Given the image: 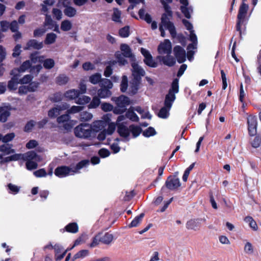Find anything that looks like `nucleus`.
Listing matches in <instances>:
<instances>
[{
    "label": "nucleus",
    "instance_id": "obj_58",
    "mask_svg": "<svg viewBox=\"0 0 261 261\" xmlns=\"http://www.w3.org/2000/svg\"><path fill=\"white\" fill-rule=\"evenodd\" d=\"M84 108L83 106H73L69 109L67 110V112L68 114H75L82 111Z\"/></svg>",
    "mask_w": 261,
    "mask_h": 261
},
{
    "label": "nucleus",
    "instance_id": "obj_1",
    "mask_svg": "<svg viewBox=\"0 0 261 261\" xmlns=\"http://www.w3.org/2000/svg\"><path fill=\"white\" fill-rule=\"evenodd\" d=\"M131 66L132 67V75L133 78L130 81L129 94L134 95L137 93L139 89L142 77L145 76V71L137 63H132Z\"/></svg>",
    "mask_w": 261,
    "mask_h": 261
},
{
    "label": "nucleus",
    "instance_id": "obj_6",
    "mask_svg": "<svg viewBox=\"0 0 261 261\" xmlns=\"http://www.w3.org/2000/svg\"><path fill=\"white\" fill-rule=\"evenodd\" d=\"M93 130L91 126L88 124H81L74 128L75 135L81 138H89L91 137Z\"/></svg>",
    "mask_w": 261,
    "mask_h": 261
},
{
    "label": "nucleus",
    "instance_id": "obj_33",
    "mask_svg": "<svg viewBox=\"0 0 261 261\" xmlns=\"http://www.w3.org/2000/svg\"><path fill=\"white\" fill-rule=\"evenodd\" d=\"M115 56L120 66H124L127 64V61L124 58L123 55L120 51H116Z\"/></svg>",
    "mask_w": 261,
    "mask_h": 261
},
{
    "label": "nucleus",
    "instance_id": "obj_48",
    "mask_svg": "<svg viewBox=\"0 0 261 261\" xmlns=\"http://www.w3.org/2000/svg\"><path fill=\"white\" fill-rule=\"evenodd\" d=\"M70 119V116L69 114H68L67 112L66 113L63 115H62L57 117V121L59 124L65 123L68 122V121Z\"/></svg>",
    "mask_w": 261,
    "mask_h": 261
},
{
    "label": "nucleus",
    "instance_id": "obj_9",
    "mask_svg": "<svg viewBox=\"0 0 261 261\" xmlns=\"http://www.w3.org/2000/svg\"><path fill=\"white\" fill-rule=\"evenodd\" d=\"M158 51L160 54L170 55L172 51V45L169 39L164 40L158 47Z\"/></svg>",
    "mask_w": 261,
    "mask_h": 261
},
{
    "label": "nucleus",
    "instance_id": "obj_24",
    "mask_svg": "<svg viewBox=\"0 0 261 261\" xmlns=\"http://www.w3.org/2000/svg\"><path fill=\"white\" fill-rule=\"evenodd\" d=\"M129 132H130L134 138H136L142 133V129L139 126L131 124L129 126Z\"/></svg>",
    "mask_w": 261,
    "mask_h": 261
},
{
    "label": "nucleus",
    "instance_id": "obj_64",
    "mask_svg": "<svg viewBox=\"0 0 261 261\" xmlns=\"http://www.w3.org/2000/svg\"><path fill=\"white\" fill-rule=\"evenodd\" d=\"M136 195L134 190H132L130 192H126L125 195L123 197V200L124 201H130Z\"/></svg>",
    "mask_w": 261,
    "mask_h": 261
},
{
    "label": "nucleus",
    "instance_id": "obj_22",
    "mask_svg": "<svg viewBox=\"0 0 261 261\" xmlns=\"http://www.w3.org/2000/svg\"><path fill=\"white\" fill-rule=\"evenodd\" d=\"M111 91L108 88L100 87V88L97 91V96L101 98L109 97L111 95Z\"/></svg>",
    "mask_w": 261,
    "mask_h": 261
},
{
    "label": "nucleus",
    "instance_id": "obj_36",
    "mask_svg": "<svg viewBox=\"0 0 261 261\" xmlns=\"http://www.w3.org/2000/svg\"><path fill=\"white\" fill-rule=\"evenodd\" d=\"M57 35L54 33H48L46 35L44 43L46 44H51L56 41Z\"/></svg>",
    "mask_w": 261,
    "mask_h": 261
},
{
    "label": "nucleus",
    "instance_id": "obj_53",
    "mask_svg": "<svg viewBox=\"0 0 261 261\" xmlns=\"http://www.w3.org/2000/svg\"><path fill=\"white\" fill-rule=\"evenodd\" d=\"M36 123V122L33 120L29 121L24 126L23 130L27 133L31 132Z\"/></svg>",
    "mask_w": 261,
    "mask_h": 261
},
{
    "label": "nucleus",
    "instance_id": "obj_5",
    "mask_svg": "<svg viewBox=\"0 0 261 261\" xmlns=\"http://www.w3.org/2000/svg\"><path fill=\"white\" fill-rule=\"evenodd\" d=\"M112 100L114 101L116 107H114L113 113L115 114H122L126 110V107L130 104L129 98L124 95L118 97H113Z\"/></svg>",
    "mask_w": 261,
    "mask_h": 261
},
{
    "label": "nucleus",
    "instance_id": "obj_59",
    "mask_svg": "<svg viewBox=\"0 0 261 261\" xmlns=\"http://www.w3.org/2000/svg\"><path fill=\"white\" fill-rule=\"evenodd\" d=\"M8 188L9 190V193L14 195L18 193L20 190L19 187L11 183L8 185Z\"/></svg>",
    "mask_w": 261,
    "mask_h": 261
},
{
    "label": "nucleus",
    "instance_id": "obj_21",
    "mask_svg": "<svg viewBox=\"0 0 261 261\" xmlns=\"http://www.w3.org/2000/svg\"><path fill=\"white\" fill-rule=\"evenodd\" d=\"M126 117L133 122H138L139 118L137 115L135 113L133 108L131 107L129 108L125 114Z\"/></svg>",
    "mask_w": 261,
    "mask_h": 261
},
{
    "label": "nucleus",
    "instance_id": "obj_32",
    "mask_svg": "<svg viewBox=\"0 0 261 261\" xmlns=\"http://www.w3.org/2000/svg\"><path fill=\"white\" fill-rule=\"evenodd\" d=\"M170 109L164 106L159 111L158 114V117L163 119L167 118L169 116Z\"/></svg>",
    "mask_w": 261,
    "mask_h": 261
},
{
    "label": "nucleus",
    "instance_id": "obj_25",
    "mask_svg": "<svg viewBox=\"0 0 261 261\" xmlns=\"http://www.w3.org/2000/svg\"><path fill=\"white\" fill-rule=\"evenodd\" d=\"M109 65L107 66L105 69L103 75L107 77H110L113 73L112 66L116 63L115 61H110L108 62Z\"/></svg>",
    "mask_w": 261,
    "mask_h": 261
},
{
    "label": "nucleus",
    "instance_id": "obj_44",
    "mask_svg": "<svg viewBox=\"0 0 261 261\" xmlns=\"http://www.w3.org/2000/svg\"><path fill=\"white\" fill-rule=\"evenodd\" d=\"M72 28V23L68 20H63L61 24V29L63 31H68Z\"/></svg>",
    "mask_w": 261,
    "mask_h": 261
},
{
    "label": "nucleus",
    "instance_id": "obj_31",
    "mask_svg": "<svg viewBox=\"0 0 261 261\" xmlns=\"http://www.w3.org/2000/svg\"><path fill=\"white\" fill-rule=\"evenodd\" d=\"M118 34L120 37L122 38H127L130 35V28L128 25L120 29L118 31Z\"/></svg>",
    "mask_w": 261,
    "mask_h": 261
},
{
    "label": "nucleus",
    "instance_id": "obj_61",
    "mask_svg": "<svg viewBox=\"0 0 261 261\" xmlns=\"http://www.w3.org/2000/svg\"><path fill=\"white\" fill-rule=\"evenodd\" d=\"M10 115V112L8 110L3 111L0 113V122H5L7 121L8 117Z\"/></svg>",
    "mask_w": 261,
    "mask_h": 261
},
{
    "label": "nucleus",
    "instance_id": "obj_56",
    "mask_svg": "<svg viewBox=\"0 0 261 261\" xmlns=\"http://www.w3.org/2000/svg\"><path fill=\"white\" fill-rule=\"evenodd\" d=\"M165 169V166L160 167L158 169V176L156 178V179L151 184L150 187H155V184L161 180V176L163 175L164 170Z\"/></svg>",
    "mask_w": 261,
    "mask_h": 261
},
{
    "label": "nucleus",
    "instance_id": "obj_34",
    "mask_svg": "<svg viewBox=\"0 0 261 261\" xmlns=\"http://www.w3.org/2000/svg\"><path fill=\"white\" fill-rule=\"evenodd\" d=\"M101 101L100 98L98 96H94L93 97L91 101L88 106V109H95L97 108L100 104Z\"/></svg>",
    "mask_w": 261,
    "mask_h": 261
},
{
    "label": "nucleus",
    "instance_id": "obj_18",
    "mask_svg": "<svg viewBox=\"0 0 261 261\" xmlns=\"http://www.w3.org/2000/svg\"><path fill=\"white\" fill-rule=\"evenodd\" d=\"M79 227L76 223L72 222L67 224L63 230V231H66L68 232L75 233L78 232Z\"/></svg>",
    "mask_w": 261,
    "mask_h": 261
},
{
    "label": "nucleus",
    "instance_id": "obj_47",
    "mask_svg": "<svg viewBox=\"0 0 261 261\" xmlns=\"http://www.w3.org/2000/svg\"><path fill=\"white\" fill-rule=\"evenodd\" d=\"M156 134V132L155 129L151 126L148 127L146 129L142 132L143 135L147 138L154 136Z\"/></svg>",
    "mask_w": 261,
    "mask_h": 261
},
{
    "label": "nucleus",
    "instance_id": "obj_46",
    "mask_svg": "<svg viewBox=\"0 0 261 261\" xmlns=\"http://www.w3.org/2000/svg\"><path fill=\"white\" fill-rule=\"evenodd\" d=\"M128 87V79L126 75H123L120 84V90L122 92H125Z\"/></svg>",
    "mask_w": 261,
    "mask_h": 261
},
{
    "label": "nucleus",
    "instance_id": "obj_45",
    "mask_svg": "<svg viewBox=\"0 0 261 261\" xmlns=\"http://www.w3.org/2000/svg\"><path fill=\"white\" fill-rule=\"evenodd\" d=\"M60 109L57 107L53 108L48 112V115L50 118H56L61 114Z\"/></svg>",
    "mask_w": 261,
    "mask_h": 261
},
{
    "label": "nucleus",
    "instance_id": "obj_29",
    "mask_svg": "<svg viewBox=\"0 0 261 261\" xmlns=\"http://www.w3.org/2000/svg\"><path fill=\"white\" fill-rule=\"evenodd\" d=\"M69 81V78L65 74H60L56 78V83L59 85H64Z\"/></svg>",
    "mask_w": 261,
    "mask_h": 261
},
{
    "label": "nucleus",
    "instance_id": "obj_12",
    "mask_svg": "<svg viewBox=\"0 0 261 261\" xmlns=\"http://www.w3.org/2000/svg\"><path fill=\"white\" fill-rule=\"evenodd\" d=\"M160 62H162L164 65L169 67L174 66L176 63L175 59L170 55L166 56H159L157 57Z\"/></svg>",
    "mask_w": 261,
    "mask_h": 261
},
{
    "label": "nucleus",
    "instance_id": "obj_14",
    "mask_svg": "<svg viewBox=\"0 0 261 261\" xmlns=\"http://www.w3.org/2000/svg\"><path fill=\"white\" fill-rule=\"evenodd\" d=\"M202 220L205 221L204 219H191L186 223L187 228L188 229H192L195 231L198 230L200 226V221Z\"/></svg>",
    "mask_w": 261,
    "mask_h": 261
},
{
    "label": "nucleus",
    "instance_id": "obj_15",
    "mask_svg": "<svg viewBox=\"0 0 261 261\" xmlns=\"http://www.w3.org/2000/svg\"><path fill=\"white\" fill-rule=\"evenodd\" d=\"M120 49L122 52L121 53L123 55L124 57L132 58L133 57L131 48L128 44L122 43L120 45Z\"/></svg>",
    "mask_w": 261,
    "mask_h": 261
},
{
    "label": "nucleus",
    "instance_id": "obj_62",
    "mask_svg": "<svg viewBox=\"0 0 261 261\" xmlns=\"http://www.w3.org/2000/svg\"><path fill=\"white\" fill-rule=\"evenodd\" d=\"M34 175L37 177H42L46 176L47 173L45 169L42 168L34 171Z\"/></svg>",
    "mask_w": 261,
    "mask_h": 261
},
{
    "label": "nucleus",
    "instance_id": "obj_2",
    "mask_svg": "<svg viewBox=\"0 0 261 261\" xmlns=\"http://www.w3.org/2000/svg\"><path fill=\"white\" fill-rule=\"evenodd\" d=\"M246 1L242 0V3L239 7L236 25V30L237 32H239L241 39L242 38L243 34H245L247 23L245 17L247 14L249 6L245 3Z\"/></svg>",
    "mask_w": 261,
    "mask_h": 261
},
{
    "label": "nucleus",
    "instance_id": "obj_28",
    "mask_svg": "<svg viewBox=\"0 0 261 261\" xmlns=\"http://www.w3.org/2000/svg\"><path fill=\"white\" fill-rule=\"evenodd\" d=\"M65 7V9L64 10V13L66 16L72 17L75 15L76 10L74 8L71 6H68L67 5H66Z\"/></svg>",
    "mask_w": 261,
    "mask_h": 261
},
{
    "label": "nucleus",
    "instance_id": "obj_52",
    "mask_svg": "<svg viewBox=\"0 0 261 261\" xmlns=\"http://www.w3.org/2000/svg\"><path fill=\"white\" fill-rule=\"evenodd\" d=\"M93 117L91 113L87 112H83L80 114V119L81 121H87L90 120Z\"/></svg>",
    "mask_w": 261,
    "mask_h": 261
},
{
    "label": "nucleus",
    "instance_id": "obj_50",
    "mask_svg": "<svg viewBox=\"0 0 261 261\" xmlns=\"http://www.w3.org/2000/svg\"><path fill=\"white\" fill-rule=\"evenodd\" d=\"M0 151L4 152L5 154H9L11 153H14L15 150L12 149L8 144H4L0 146Z\"/></svg>",
    "mask_w": 261,
    "mask_h": 261
},
{
    "label": "nucleus",
    "instance_id": "obj_49",
    "mask_svg": "<svg viewBox=\"0 0 261 261\" xmlns=\"http://www.w3.org/2000/svg\"><path fill=\"white\" fill-rule=\"evenodd\" d=\"M89 161L88 160H83L81 161L76 165L74 170H73V172H77L79 170L89 165Z\"/></svg>",
    "mask_w": 261,
    "mask_h": 261
},
{
    "label": "nucleus",
    "instance_id": "obj_40",
    "mask_svg": "<svg viewBox=\"0 0 261 261\" xmlns=\"http://www.w3.org/2000/svg\"><path fill=\"white\" fill-rule=\"evenodd\" d=\"M20 72H19L18 69H15V68L12 69L11 71L10 74L13 75V77L10 80L13 81L14 82L17 83V84L20 83L19 80V77L20 76Z\"/></svg>",
    "mask_w": 261,
    "mask_h": 261
},
{
    "label": "nucleus",
    "instance_id": "obj_30",
    "mask_svg": "<svg viewBox=\"0 0 261 261\" xmlns=\"http://www.w3.org/2000/svg\"><path fill=\"white\" fill-rule=\"evenodd\" d=\"M121 11L116 8L113 9V13L112 15V19L115 22L121 23L122 21L120 19Z\"/></svg>",
    "mask_w": 261,
    "mask_h": 261
},
{
    "label": "nucleus",
    "instance_id": "obj_57",
    "mask_svg": "<svg viewBox=\"0 0 261 261\" xmlns=\"http://www.w3.org/2000/svg\"><path fill=\"white\" fill-rule=\"evenodd\" d=\"M255 137L251 141V144L252 147L258 148L261 144V137L259 135H255Z\"/></svg>",
    "mask_w": 261,
    "mask_h": 261
},
{
    "label": "nucleus",
    "instance_id": "obj_26",
    "mask_svg": "<svg viewBox=\"0 0 261 261\" xmlns=\"http://www.w3.org/2000/svg\"><path fill=\"white\" fill-rule=\"evenodd\" d=\"M89 254V252L88 250H81L74 255L71 260L75 261L77 259H83L88 256Z\"/></svg>",
    "mask_w": 261,
    "mask_h": 261
},
{
    "label": "nucleus",
    "instance_id": "obj_39",
    "mask_svg": "<svg viewBox=\"0 0 261 261\" xmlns=\"http://www.w3.org/2000/svg\"><path fill=\"white\" fill-rule=\"evenodd\" d=\"M91 100V98L88 96H82L77 97L75 100V103L80 105H84L89 103Z\"/></svg>",
    "mask_w": 261,
    "mask_h": 261
},
{
    "label": "nucleus",
    "instance_id": "obj_19",
    "mask_svg": "<svg viewBox=\"0 0 261 261\" xmlns=\"http://www.w3.org/2000/svg\"><path fill=\"white\" fill-rule=\"evenodd\" d=\"M175 98V95L168 93L165 96L164 106L168 108H171Z\"/></svg>",
    "mask_w": 261,
    "mask_h": 261
},
{
    "label": "nucleus",
    "instance_id": "obj_38",
    "mask_svg": "<svg viewBox=\"0 0 261 261\" xmlns=\"http://www.w3.org/2000/svg\"><path fill=\"white\" fill-rule=\"evenodd\" d=\"M31 62L30 60H27L23 62V63L19 66V68H15L18 69L19 72H24L28 69H31Z\"/></svg>",
    "mask_w": 261,
    "mask_h": 261
},
{
    "label": "nucleus",
    "instance_id": "obj_55",
    "mask_svg": "<svg viewBox=\"0 0 261 261\" xmlns=\"http://www.w3.org/2000/svg\"><path fill=\"white\" fill-rule=\"evenodd\" d=\"M101 233H99L95 235L94 237L93 238L92 241L89 245L90 247L93 248L96 247L97 245H98L99 243L101 242Z\"/></svg>",
    "mask_w": 261,
    "mask_h": 261
},
{
    "label": "nucleus",
    "instance_id": "obj_42",
    "mask_svg": "<svg viewBox=\"0 0 261 261\" xmlns=\"http://www.w3.org/2000/svg\"><path fill=\"white\" fill-rule=\"evenodd\" d=\"M101 75L99 73H96L92 74L89 77V81L93 84H96L100 83L101 80Z\"/></svg>",
    "mask_w": 261,
    "mask_h": 261
},
{
    "label": "nucleus",
    "instance_id": "obj_51",
    "mask_svg": "<svg viewBox=\"0 0 261 261\" xmlns=\"http://www.w3.org/2000/svg\"><path fill=\"white\" fill-rule=\"evenodd\" d=\"M55 64V61L53 59H46L43 62V67L46 69H51Z\"/></svg>",
    "mask_w": 261,
    "mask_h": 261
},
{
    "label": "nucleus",
    "instance_id": "obj_8",
    "mask_svg": "<svg viewBox=\"0 0 261 261\" xmlns=\"http://www.w3.org/2000/svg\"><path fill=\"white\" fill-rule=\"evenodd\" d=\"M166 187L170 190L177 189L181 185L179 179L175 175L169 176L165 182Z\"/></svg>",
    "mask_w": 261,
    "mask_h": 261
},
{
    "label": "nucleus",
    "instance_id": "obj_41",
    "mask_svg": "<svg viewBox=\"0 0 261 261\" xmlns=\"http://www.w3.org/2000/svg\"><path fill=\"white\" fill-rule=\"evenodd\" d=\"M100 87L110 89L113 87V83L108 79H102L99 84Z\"/></svg>",
    "mask_w": 261,
    "mask_h": 261
},
{
    "label": "nucleus",
    "instance_id": "obj_16",
    "mask_svg": "<svg viewBox=\"0 0 261 261\" xmlns=\"http://www.w3.org/2000/svg\"><path fill=\"white\" fill-rule=\"evenodd\" d=\"M80 95L79 90L71 89L64 93V97L68 100H72L76 98Z\"/></svg>",
    "mask_w": 261,
    "mask_h": 261
},
{
    "label": "nucleus",
    "instance_id": "obj_43",
    "mask_svg": "<svg viewBox=\"0 0 261 261\" xmlns=\"http://www.w3.org/2000/svg\"><path fill=\"white\" fill-rule=\"evenodd\" d=\"M244 221L246 223H248L249 226L254 230L257 229V226L256 222L251 217L247 216L244 218Z\"/></svg>",
    "mask_w": 261,
    "mask_h": 261
},
{
    "label": "nucleus",
    "instance_id": "obj_7",
    "mask_svg": "<svg viewBox=\"0 0 261 261\" xmlns=\"http://www.w3.org/2000/svg\"><path fill=\"white\" fill-rule=\"evenodd\" d=\"M248 134L250 136H254L257 134V120L255 116L250 115L247 117Z\"/></svg>",
    "mask_w": 261,
    "mask_h": 261
},
{
    "label": "nucleus",
    "instance_id": "obj_10",
    "mask_svg": "<svg viewBox=\"0 0 261 261\" xmlns=\"http://www.w3.org/2000/svg\"><path fill=\"white\" fill-rule=\"evenodd\" d=\"M174 55L179 63H184L186 60L185 50L179 45H176L173 48Z\"/></svg>",
    "mask_w": 261,
    "mask_h": 261
},
{
    "label": "nucleus",
    "instance_id": "obj_11",
    "mask_svg": "<svg viewBox=\"0 0 261 261\" xmlns=\"http://www.w3.org/2000/svg\"><path fill=\"white\" fill-rule=\"evenodd\" d=\"M71 171V168L66 166H61L57 167L54 173L55 175L60 178H63L67 176L70 174Z\"/></svg>",
    "mask_w": 261,
    "mask_h": 261
},
{
    "label": "nucleus",
    "instance_id": "obj_17",
    "mask_svg": "<svg viewBox=\"0 0 261 261\" xmlns=\"http://www.w3.org/2000/svg\"><path fill=\"white\" fill-rule=\"evenodd\" d=\"M117 132L121 137L127 138L129 135V128L122 124H119L117 127Z\"/></svg>",
    "mask_w": 261,
    "mask_h": 261
},
{
    "label": "nucleus",
    "instance_id": "obj_54",
    "mask_svg": "<svg viewBox=\"0 0 261 261\" xmlns=\"http://www.w3.org/2000/svg\"><path fill=\"white\" fill-rule=\"evenodd\" d=\"M195 163L191 164L185 171L184 173L182 176V180L184 181H187L188 176L190 174L191 171L193 169L195 166Z\"/></svg>",
    "mask_w": 261,
    "mask_h": 261
},
{
    "label": "nucleus",
    "instance_id": "obj_3",
    "mask_svg": "<svg viewBox=\"0 0 261 261\" xmlns=\"http://www.w3.org/2000/svg\"><path fill=\"white\" fill-rule=\"evenodd\" d=\"M161 2L163 5L165 11L161 16L162 23L167 25L171 36L174 38L176 35V29L173 23L170 20L172 18L173 12L168 3L164 0H161Z\"/></svg>",
    "mask_w": 261,
    "mask_h": 261
},
{
    "label": "nucleus",
    "instance_id": "obj_23",
    "mask_svg": "<svg viewBox=\"0 0 261 261\" xmlns=\"http://www.w3.org/2000/svg\"><path fill=\"white\" fill-rule=\"evenodd\" d=\"M138 14L140 19L144 20L147 23H150L152 22V18L148 13L145 14V10L141 8L138 12Z\"/></svg>",
    "mask_w": 261,
    "mask_h": 261
},
{
    "label": "nucleus",
    "instance_id": "obj_13",
    "mask_svg": "<svg viewBox=\"0 0 261 261\" xmlns=\"http://www.w3.org/2000/svg\"><path fill=\"white\" fill-rule=\"evenodd\" d=\"M43 46V45L42 42H39L35 39H30L27 42L25 46L24 47V49L29 50L35 49L39 50L41 49Z\"/></svg>",
    "mask_w": 261,
    "mask_h": 261
},
{
    "label": "nucleus",
    "instance_id": "obj_20",
    "mask_svg": "<svg viewBox=\"0 0 261 261\" xmlns=\"http://www.w3.org/2000/svg\"><path fill=\"white\" fill-rule=\"evenodd\" d=\"M179 92V79L177 78L174 79L171 85V88L169 90L168 93L174 94Z\"/></svg>",
    "mask_w": 261,
    "mask_h": 261
},
{
    "label": "nucleus",
    "instance_id": "obj_4",
    "mask_svg": "<svg viewBox=\"0 0 261 261\" xmlns=\"http://www.w3.org/2000/svg\"><path fill=\"white\" fill-rule=\"evenodd\" d=\"M23 155V160L26 161V168L29 170L36 169L38 167L37 162H40L42 160V156L34 150L29 151Z\"/></svg>",
    "mask_w": 261,
    "mask_h": 261
},
{
    "label": "nucleus",
    "instance_id": "obj_63",
    "mask_svg": "<svg viewBox=\"0 0 261 261\" xmlns=\"http://www.w3.org/2000/svg\"><path fill=\"white\" fill-rule=\"evenodd\" d=\"M39 83L38 82H32L28 85L29 92H35L39 87Z\"/></svg>",
    "mask_w": 261,
    "mask_h": 261
},
{
    "label": "nucleus",
    "instance_id": "obj_37",
    "mask_svg": "<svg viewBox=\"0 0 261 261\" xmlns=\"http://www.w3.org/2000/svg\"><path fill=\"white\" fill-rule=\"evenodd\" d=\"M101 242L105 244H109L113 239V236L108 232H106L102 237L100 236Z\"/></svg>",
    "mask_w": 261,
    "mask_h": 261
},
{
    "label": "nucleus",
    "instance_id": "obj_60",
    "mask_svg": "<svg viewBox=\"0 0 261 261\" xmlns=\"http://www.w3.org/2000/svg\"><path fill=\"white\" fill-rule=\"evenodd\" d=\"M101 109L104 112H107L111 111H113L114 108L113 106L110 103L103 102L101 104Z\"/></svg>",
    "mask_w": 261,
    "mask_h": 261
},
{
    "label": "nucleus",
    "instance_id": "obj_35",
    "mask_svg": "<svg viewBox=\"0 0 261 261\" xmlns=\"http://www.w3.org/2000/svg\"><path fill=\"white\" fill-rule=\"evenodd\" d=\"M144 62L146 65L150 67L155 68L158 66L157 62L153 60L151 55L148 57H145Z\"/></svg>",
    "mask_w": 261,
    "mask_h": 261
},
{
    "label": "nucleus",
    "instance_id": "obj_27",
    "mask_svg": "<svg viewBox=\"0 0 261 261\" xmlns=\"http://www.w3.org/2000/svg\"><path fill=\"white\" fill-rule=\"evenodd\" d=\"M144 217V213H141L139 215L136 216L128 225V227H137L141 223Z\"/></svg>",
    "mask_w": 261,
    "mask_h": 261
}]
</instances>
